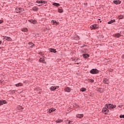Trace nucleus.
<instances>
[{
  "label": "nucleus",
  "instance_id": "1",
  "mask_svg": "<svg viewBox=\"0 0 124 124\" xmlns=\"http://www.w3.org/2000/svg\"><path fill=\"white\" fill-rule=\"evenodd\" d=\"M105 107L106 108H103L102 109V112H105V113H108L109 112V110L110 109H111V107H112V104H106V105L105 106Z\"/></svg>",
  "mask_w": 124,
  "mask_h": 124
},
{
  "label": "nucleus",
  "instance_id": "2",
  "mask_svg": "<svg viewBox=\"0 0 124 124\" xmlns=\"http://www.w3.org/2000/svg\"><path fill=\"white\" fill-rule=\"evenodd\" d=\"M99 71L97 70V69H92L90 71V73L91 74H98L99 73Z\"/></svg>",
  "mask_w": 124,
  "mask_h": 124
},
{
  "label": "nucleus",
  "instance_id": "3",
  "mask_svg": "<svg viewBox=\"0 0 124 124\" xmlns=\"http://www.w3.org/2000/svg\"><path fill=\"white\" fill-rule=\"evenodd\" d=\"M24 11V9L23 8H16V13H22Z\"/></svg>",
  "mask_w": 124,
  "mask_h": 124
},
{
  "label": "nucleus",
  "instance_id": "4",
  "mask_svg": "<svg viewBox=\"0 0 124 124\" xmlns=\"http://www.w3.org/2000/svg\"><path fill=\"white\" fill-rule=\"evenodd\" d=\"M59 86H52L50 88V91H56L57 89H59Z\"/></svg>",
  "mask_w": 124,
  "mask_h": 124
},
{
  "label": "nucleus",
  "instance_id": "5",
  "mask_svg": "<svg viewBox=\"0 0 124 124\" xmlns=\"http://www.w3.org/2000/svg\"><path fill=\"white\" fill-rule=\"evenodd\" d=\"M103 83L106 84L107 85H109V83L110 82H109V80L108 79L105 78L103 80Z\"/></svg>",
  "mask_w": 124,
  "mask_h": 124
},
{
  "label": "nucleus",
  "instance_id": "6",
  "mask_svg": "<svg viewBox=\"0 0 124 124\" xmlns=\"http://www.w3.org/2000/svg\"><path fill=\"white\" fill-rule=\"evenodd\" d=\"M92 30H94L95 29H97L98 28V25L96 24H93L90 27Z\"/></svg>",
  "mask_w": 124,
  "mask_h": 124
},
{
  "label": "nucleus",
  "instance_id": "7",
  "mask_svg": "<svg viewBox=\"0 0 124 124\" xmlns=\"http://www.w3.org/2000/svg\"><path fill=\"white\" fill-rule=\"evenodd\" d=\"M3 104H7V102L5 100H0V106L3 105Z\"/></svg>",
  "mask_w": 124,
  "mask_h": 124
},
{
  "label": "nucleus",
  "instance_id": "8",
  "mask_svg": "<svg viewBox=\"0 0 124 124\" xmlns=\"http://www.w3.org/2000/svg\"><path fill=\"white\" fill-rule=\"evenodd\" d=\"M44 58H45V56H43V58H40L39 59L40 62H42V63H44L45 62V60L44 59Z\"/></svg>",
  "mask_w": 124,
  "mask_h": 124
},
{
  "label": "nucleus",
  "instance_id": "9",
  "mask_svg": "<svg viewBox=\"0 0 124 124\" xmlns=\"http://www.w3.org/2000/svg\"><path fill=\"white\" fill-rule=\"evenodd\" d=\"M82 57L84 58V59H88V58H90V55L88 54H82Z\"/></svg>",
  "mask_w": 124,
  "mask_h": 124
},
{
  "label": "nucleus",
  "instance_id": "10",
  "mask_svg": "<svg viewBox=\"0 0 124 124\" xmlns=\"http://www.w3.org/2000/svg\"><path fill=\"white\" fill-rule=\"evenodd\" d=\"M48 50L51 53H54V54L57 53V51L54 48H49Z\"/></svg>",
  "mask_w": 124,
  "mask_h": 124
},
{
  "label": "nucleus",
  "instance_id": "11",
  "mask_svg": "<svg viewBox=\"0 0 124 124\" xmlns=\"http://www.w3.org/2000/svg\"><path fill=\"white\" fill-rule=\"evenodd\" d=\"M65 92H66V93H70L71 92V89L69 87H66L64 89Z\"/></svg>",
  "mask_w": 124,
  "mask_h": 124
},
{
  "label": "nucleus",
  "instance_id": "12",
  "mask_svg": "<svg viewBox=\"0 0 124 124\" xmlns=\"http://www.w3.org/2000/svg\"><path fill=\"white\" fill-rule=\"evenodd\" d=\"M114 3H115V4H120V3H122V1H120V0H116L115 1H113Z\"/></svg>",
  "mask_w": 124,
  "mask_h": 124
},
{
  "label": "nucleus",
  "instance_id": "13",
  "mask_svg": "<svg viewBox=\"0 0 124 124\" xmlns=\"http://www.w3.org/2000/svg\"><path fill=\"white\" fill-rule=\"evenodd\" d=\"M4 39H6V40H7V41H11L12 39L10 38V37H7V36H3Z\"/></svg>",
  "mask_w": 124,
  "mask_h": 124
},
{
  "label": "nucleus",
  "instance_id": "14",
  "mask_svg": "<svg viewBox=\"0 0 124 124\" xmlns=\"http://www.w3.org/2000/svg\"><path fill=\"white\" fill-rule=\"evenodd\" d=\"M121 36H122V35H121V34L117 33L115 34V36L114 37H117V38H120V37H121Z\"/></svg>",
  "mask_w": 124,
  "mask_h": 124
},
{
  "label": "nucleus",
  "instance_id": "15",
  "mask_svg": "<svg viewBox=\"0 0 124 124\" xmlns=\"http://www.w3.org/2000/svg\"><path fill=\"white\" fill-rule=\"evenodd\" d=\"M115 22H116V20L112 19V20H111L109 21H108V24H112V23H115Z\"/></svg>",
  "mask_w": 124,
  "mask_h": 124
},
{
  "label": "nucleus",
  "instance_id": "16",
  "mask_svg": "<svg viewBox=\"0 0 124 124\" xmlns=\"http://www.w3.org/2000/svg\"><path fill=\"white\" fill-rule=\"evenodd\" d=\"M32 9L33 11L37 12L38 11V8H37V7H36V6L33 7L32 8Z\"/></svg>",
  "mask_w": 124,
  "mask_h": 124
},
{
  "label": "nucleus",
  "instance_id": "17",
  "mask_svg": "<svg viewBox=\"0 0 124 124\" xmlns=\"http://www.w3.org/2000/svg\"><path fill=\"white\" fill-rule=\"evenodd\" d=\"M77 118H79L81 119V118H83V117H84V114H77Z\"/></svg>",
  "mask_w": 124,
  "mask_h": 124
},
{
  "label": "nucleus",
  "instance_id": "18",
  "mask_svg": "<svg viewBox=\"0 0 124 124\" xmlns=\"http://www.w3.org/2000/svg\"><path fill=\"white\" fill-rule=\"evenodd\" d=\"M54 111H56L55 108H50L49 110V113H52V112H54Z\"/></svg>",
  "mask_w": 124,
  "mask_h": 124
},
{
  "label": "nucleus",
  "instance_id": "19",
  "mask_svg": "<svg viewBox=\"0 0 124 124\" xmlns=\"http://www.w3.org/2000/svg\"><path fill=\"white\" fill-rule=\"evenodd\" d=\"M80 92H86L87 91V89L85 88L82 87L80 90Z\"/></svg>",
  "mask_w": 124,
  "mask_h": 124
},
{
  "label": "nucleus",
  "instance_id": "20",
  "mask_svg": "<svg viewBox=\"0 0 124 124\" xmlns=\"http://www.w3.org/2000/svg\"><path fill=\"white\" fill-rule=\"evenodd\" d=\"M52 5H54V6H60V5H61L60 4V3H53V4H52Z\"/></svg>",
  "mask_w": 124,
  "mask_h": 124
},
{
  "label": "nucleus",
  "instance_id": "21",
  "mask_svg": "<svg viewBox=\"0 0 124 124\" xmlns=\"http://www.w3.org/2000/svg\"><path fill=\"white\" fill-rule=\"evenodd\" d=\"M29 45H30V47H31V48H32V47L33 46H34V44H33L31 42L29 43Z\"/></svg>",
  "mask_w": 124,
  "mask_h": 124
},
{
  "label": "nucleus",
  "instance_id": "22",
  "mask_svg": "<svg viewBox=\"0 0 124 124\" xmlns=\"http://www.w3.org/2000/svg\"><path fill=\"white\" fill-rule=\"evenodd\" d=\"M22 31H28V28H24L21 30Z\"/></svg>",
  "mask_w": 124,
  "mask_h": 124
},
{
  "label": "nucleus",
  "instance_id": "23",
  "mask_svg": "<svg viewBox=\"0 0 124 124\" xmlns=\"http://www.w3.org/2000/svg\"><path fill=\"white\" fill-rule=\"evenodd\" d=\"M80 39V38H79V36H76V37H74V40H79Z\"/></svg>",
  "mask_w": 124,
  "mask_h": 124
},
{
  "label": "nucleus",
  "instance_id": "24",
  "mask_svg": "<svg viewBox=\"0 0 124 124\" xmlns=\"http://www.w3.org/2000/svg\"><path fill=\"white\" fill-rule=\"evenodd\" d=\"M58 12L59 13H62V12H63V10H62V9H59Z\"/></svg>",
  "mask_w": 124,
  "mask_h": 124
},
{
  "label": "nucleus",
  "instance_id": "25",
  "mask_svg": "<svg viewBox=\"0 0 124 124\" xmlns=\"http://www.w3.org/2000/svg\"><path fill=\"white\" fill-rule=\"evenodd\" d=\"M51 22L53 23V25H57V21L52 20Z\"/></svg>",
  "mask_w": 124,
  "mask_h": 124
},
{
  "label": "nucleus",
  "instance_id": "26",
  "mask_svg": "<svg viewBox=\"0 0 124 124\" xmlns=\"http://www.w3.org/2000/svg\"><path fill=\"white\" fill-rule=\"evenodd\" d=\"M41 3H44V4H47V1L41 0Z\"/></svg>",
  "mask_w": 124,
  "mask_h": 124
},
{
  "label": "nucleus",
  "instance_id": "27",
  "mask_svg": "<svg viewBox=\"0 0 124 124\" xmlns=\"http://www.w3.org/2000/svg\"><path fill=\"white\" fill-rule=\"evenodd\" d=\"M16 87H20V86H22V83L19 82L18 84H16Z\"/></svg>",
  "mask_w": 124,
  "mask_h": 124
},
{
  "label": "nucleus",
  "instance_id": "28",
  "mask_svg": "<svg viewBox=\"0 0 124 124\" xmlns=\"http://www.w3.org/2000/svg\"><path fill=\"white\" fill-rule=\"evenodd\" d=\"M56 122L58 123V124H60V123H62V120H56Z\"/></svg>",
  "mask_w": 124,
  "mask_h": 124
},
{
  "label": "nucleus",
  "instance_id": "29",
  "mask_svg": "<svg viewBox=\"0 0 124 124\" xmlns=\"http://www.w3.org/2000/svg\"><path fill=\"white\" fill-rule=\"evenodd\" d=\"M29 21L30 22H31V23H32V24H33V25H34V24H35V23H36L35 21H34V20H29Z\"/></svg>",
  "mask_w": 124,
  "mask_h": 124
},
{
  "label": "nucleus",
  "instance_id": "30",
  "mask_svg": "<svg viewBox=\"0 0 124 124\" xmlns=\"http://www.w3.org/2000/svg\"><path fill=\"white\" fill-rule=\"evenodd\" d=\"M116 107H117V106L112 104L111 109H114V108H116Z\"/></svg>",
  "mask_w": 124,
  "mask_h": 124
},
{
  "label": "nucleus",
  "instance_id": "31",
  "mask_svg": "<svg viewBox=\"0 0 124 124\" xmlns=\"http://www.w3.org/2000/svg\"><path fill=\"white\" fill-rule=\"evenodd\" d=\"M18 109H19L20 110H24V108H22V107L21 106H19Z\"/></svg>",
  "mask_w": 124,
  "mask_h": 124
},
{
  "label": "nucleus",
  "instance_id": "32",
  "mask_svg": "<svg viewBox=\"0 0 124 124\" xmlns=\"http://www.w3.org/2000/svg\"><path fill=\"white\" fill-rule=\"evenodd\" d=\"M78 60H79L78 58H76V59H73L72 61H73L74 62H77V61H78Z\"/></svg>",
  "mask_w": 124,
  "mask_h": 124
},
{
  "label": "nucleus",
  "instance_id": "33",
  "mask_svg": "<svg viewBox=\"0 0 124 124\" xmlns=\"http://www.w3.org/2000/svg\"><path fill=\"white\" fill-rule=\"evenodd\" d=\"M67 122H68V124H73V121H71L67 120Z\"/></svg>",
  "mask_w": 124,
  "mask_h": 124
},
{
  "label": "nucleus",
  "instance_id": "34",
  "mask_svg": "<svg viewBox=\"0 0 124 124\" xmlns=\"http://www.w3.org/2000/svg\"><path fill=\"white\" fill-rule=\"evenodd\" d=\"M119 117L120 118V119H124V115H120Z\"/></svg>",
  "mask_w": 124,
  "mask_h": 124
},
{
  "label": "nucleus",
  "instance_id": "35",
  "mask_svg": "<svg viewBox=\"0 0 124 124\" xmlns=\"http://www.w3.org/2000/svg\"><path fill=\"white\" fill-rule=\"evenodd\" d=\"M36 2L37 3H41V0H37Z\"/></svg>",
  "mask_w": 124,
  "mask_h": 124
},
{
  "label": "nucleus",
  "instance_id": "36",
  "mask_svg": "<svg viewBox=\"0 0 124 124\" xmlns=\"http://www.w3.org/2000/svg\"><path fill=\"white\" fill-rule=\"evenodd\" d=\"M90 82L91 83H93V82H94V80H93V79H90Z\"/></svg>",
  "mask_w": 124,
  "mask_h": 124
},
{
  "label": "nucleus",
  "instance_id": "37",
  "mask_svg": "<svg viewBox=\"0 0 124 124\" xmlns=\"http://www.w3.org/2000/svg\"><path fill=\"white\" fill-rule=\"evenodd\" d=\"M119 19H124V17H123V16L121 17V16H119Z\"/></svg>",
  "mask_w": 124,
  "mask_h": 124
},
{
  "label": "nucleus",
  "instance_id": "38",
  "mask_svg": "<svg viewBox=\"0 0 124 124\" xmlns=\"http://www.w3.org/2000/svg\"><path fill=\"white\" fill-rule=\"evenodd\" d=\"M2 23H3V21L0 20V24H2Z\"/></svg>",
  "mask_w": 124,
  "mask_h": 124
},
{
  "label": "nucleus",
  "instance_id": "39",
  "mask_svg": "<svg viewBox=\"0 0 124 124\" xmlns=\"http://www.w3.org/2000/svg\"><path fill=\"white\" fill-rule=\"evenodd\" d=\"M84 5H86V6H87V5H88V4H87V3H84Z\"/></svg>",
  "mask_w": 124,
  "mask_h": 124
},
{
  "label": "nucleus",
  "instance_id": "40",
  "mask_svg": "<svg viewBox=\"0 0 124 124\" xmlns=\"http://www.w3.org/2000/svg\"><path fill=\"white\" fill-rule=\"evenodd\" d=\"M1 43H2V42H1V41H0V44H1Z\"/></svg>",
  "mask_w": 124,
  "mask_h": 124
},
{
  "label": "nucleus",
  "instance_id": "41",
  "mask_svg": "<svg viewBox=\"0 0 124 124\" xmlns=\"http://www.w3.org/2000/svg\"><path fill=\"white\" fill-rule=\"evenodd\" d=\"M79 63H80V62H78L77 63V64H79Z\"/></svg>",
  "mask_w": 124,
  "mask_h": 124
},
{
  "label": "nucleus",
  "instance_id": "42",
  "mask_svg": "<svg viewBox=\"0 0 124 124\" xmlns=\"http://www.w3.org/2000/svg\"><path fill=\"white\" fill-rule=\"evenodd\" d=\"M123 58H124V54L123 55Z\"/></svg>",
  "mask_w": 124,
  "mask_h": 124
},
{
  "label": "nucleus",
  "instance_id": "43",
  "mask_svg": "<svg viewBox=\"0 0 124 124\" xmlns=\"http://www.w3.org/2000/svg\"><path fill=\"white\" fill-rule=\"evenodd\" d=\"M118 107H120V108H121V106H118Z\"/></svg>",
  "mask_w": 124,
  "mask_h": 124
},
{
  "label": "nucleus",
  "instance_id": "44",
  "mask_svg": "<svg viewBox=\"0 0 124 124\" xmlns=\"http://www.w3.org/2000/svg\"><path fill=\"white\" fill-rule=\"evenodd\" d=\"M39 6H40V5H38Z\"/></svg>",
  "mask_w": 124,
  "mask_h": 124
},
{
  "label": "nucleus",
  "instance_id": "45",
  "mask_svg": "<svg viewBox=\"0 0 124 124\" xmlns=\"http://www.w3.org/2000/svg\"><path fill=\"white\" fill-rule=\"evenodd\" d=\"M83 53H86V52H85V51H83Z\"/></svg>",
  "mask_w": 124,
  "mask_h": 124
},
{
  "label": "nucleus",
  "instance_id": "46",
  "mask_svg": "<svg viewBox=\"0 0 124 124\" xmlns=\"http://www.w3.org/2000/svg\"><path fill=\"white\" fill-rule=\"evenodd\" d=\"M44 59H46V57H45V58H44Z\"/></svg>",
  "mask_w": 124,
  "mask_h": 124
},
{
  "label": "nucleus",
  "instance_id": "47",
  "mask_svg": "<svg viewBox=\"0 0 124 124\" xmlns=\"http://www.w3.org/2000/svg\"><path fill=\"white\" fill-rule=\"evenodd\" d=\"M99 20H100V19H99Z\"/></svg>",
  "mask_w": 124,
  "mask_h": 124
},
{
  "label": "nucleus",
  "instance_id": "48",
  "mask_svg": "<svg viewBox=\"0 0 124 124\" xmlns=\"http://www.w3.org/2000/svg\"><path fill=\"white\" fill-rule=\"evenodd\" d=\"M100 23H101V21H100Z\"/></svg>",
  "mask_w": 124,
  "mask_h": 124
}]
</instances>
